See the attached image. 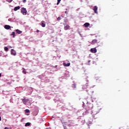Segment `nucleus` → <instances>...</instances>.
<instances>
[{"label": "nucleus", "instance_id": "nucleus-1", "mask_svg": "<svg viewBox=\"0 0 129 129\" xmlns=\"http://www.w3.org/2000/svg\"><path fill=\"white\" fill-rule=\"evenodd\" d=\"M27 12H28L27 11V9H26V8H21V13L23 14V15H24V16H26V15H27Z\"/></svg>", "mask_w": 129, "mask_h": 129}, {"label": "nucleus", "instance_id": "nucleus-2", "mask_svg": "<svg viewBox=\"0 0 129 129\" xmlns=\"http://www.w3.org/2000/svg\"><path fill=\"white\" fill-rule=\"evenodd\" d=\"M88 86H89V83H87L83 86L82 88L83 89H87V88H88Z\"/></svg>", "mask_w": 129, "mask_h": 129}, {"label": "nucleus", "instance_id": "nucleus-3", "mask_svg": "<svg viewBox=\"0 0 129 129\" xmlns=\"http://www.w3.org/2000/svg\"><path fill=\"white\" fill-rule=\"evenodd\" d=\"M90 51L92 53H96V52H97V49H96V48H91Z\"/></svg>", "mask_w": 129, "mask_h": 129}, {"label": "nucleus", "instance_id": "nucleus-4", "mask_svg": "<svg viewBox=\"0 0 129 129\" xmlns=\"http://www.w3.org/2000/svg\"><path fill=\"white\" fill-rule=\"evenodd\" d=\"M11 55H13L14 56L17 55V52H16V50H14V49H11Z\"/></svg>", "mask_w": 129, "mask_h": 129}, {"label": "nucleus", "instance_id": "nucleus-5", "mask_svg": "<svg viewBox=\"0 0 129 129\" xmlns=\"http://www.w3.org/2000/svg\"><path fill=\"white\" fill-rule=\"evenodd\" d=\"M93 10L94 11L95 14H97V10H98L97 6H94Z\"/></svg>", "mask_w": 129, "mask_h": 129}, {"label": "nucleus", "instance_id": "nucleus-6", "mask_svg": "<svg viewBox=\"0 0 129 129\" xmlns=\"http://www.w3.org/2000/svg\"><path fill=\"white\" fill-rule=\"evenodd\" d=\"M70 28V26L68 25H64V30H65L66 31H67V30H69Z\"/></svg>", "mask_w": 129, "mask_h": 129}, {"label": "nucleus", "instance_id": "nucleus-7", "mask_svg": "<svg viewBox=\"0 0 129 129\" xmlns=\"http://www.w3.org/2000/svg\"><path fill=\"white\" fill-rule=\"evenodd\" d=\"M4 28L6 30H10V29H11V26L10 25H6L5 26Z\"/></svg>", "mask_w": 129, "mask_h": 129}, {"label": "nucleus", "instance_id": "nucleus-8", "mask_svg": "<svg viewBox=\"0 0 129 129\" xmlns=\"http://www.w3.org/2000/svg\"><path fill=\"white\" fill-rule=\"evenodd\" d=\"M63 65L65 67H68L70 66V63H66L65 62H63Z\"/></svg>", "mask_w": 129, "mask_h": 129}, {"label": "nucleus", "instance_id": "nucleus-9", "mask_svg": "<svg viewBox=\"0 0 129 129\" xmlns=\"http://www.w3.org/2000/svg\"><path fill=\"white\" fill-rule=\"evenodd\" d=\"M20 9H21V7H20V6L16 7L14 8V11H15V12H17V11H18V10H20Z\"/></svg>", "mask_w": 129, "mask_h": 129}, {"label": "nucleus", "instance_id": "nucleus-10", "mask_svg": "<svg viewBox=\"0 0 129 129\" xmlns=\"http://www.w3.org/2000/svg\"><path fill=\"white\" fill-rule=\"evenodd\" d=\"M89 26H90V24H89V23H86L84 24V26L85 27V28H88Z\"/></svg>", "mask_w": 129, "mask_h": 129}, {"label": "nucleus", "instance_id": "nucleus-11", "mask_svg": "<svg viewBox=\"0 0 129 129\" xmlns=\"http://www.w3.org/2000/svg\"><path fill=\"white\" fill-rule=\"evenodd\" d=\"M96 43H97V40L96 39H94L93 40H92L91 44L92 45H94V44H96Z\"/></svg>", "mask_w": 129, "mask_h": 129}, {"label": "nucleus", "instance_id": "nucleus-12", "mask_svg": "<svg viewBox=\"0 0 129 129\" xmlns=\"http://www.w3.org/2000/svg\"><path fill=\"white\" fill-rule=\"evenodd\" d=\"M16 33H17V34H22V31L19 30V29L16 30Z\"/></svg>", "mask_w": 129, "mask_h": 129}, {"label": "nucleus", "instance_id": "nucleus-13", "mask_svg": "<svg viewBox=\"0 0 129 129\" xmlns=\"http://www.w3.org/2000/svg\"><path fill=\"white\" fill-rule=\"evenodd\" d=\"M41 27H42L43 28H45V27H46V24L44 23H42L41 24Z\"/></svg>", "mask_w": 129, "mask_h": 129}, {"label": "nucleus", "instance_id": "nucleus-14", "mask_svg": "<svg viewBox=\"0 0 129 129\" xmlns=\"http://www.w3.org/2000/svg\"><path fill=\"white\" fill-rule=\"evenodd\" d=\"M15 32H13L11 34V36H13V38H15Z\"/></svg>", "mask_w": 129, "mask_h": 129}, {"label": "nucleus", "instance_id": "nucleus-15", "mask_svg": "<svg viewBox=\"0 0 129 129\" xmlns=\"http://www.w3.org/2000/svg\"><path fill=\"white\" fill-rule=\"evenodd\" d=\"M4 50L5 51H9V48H8V47L6 46L5 48H4Z\"/></svg>", "mask_w": 129, "mask_h": 129}, {"label": "nucleus", "instance_id": "nucleus-16", "mask_svg": "<svg viewBox=\"0 0 129 129\" xmlns=\"http://www.w3.org/2000/svg\"><path fill=\"white\" fill-rule=\"evenodd\" d=\"M23 73H24V74H27V72L25 69H23Z\"/></svg>", "mask_w": 129, "mask_h": 129}, {"label": "nucleus", "instance_id": "nucleus-17", "mask_svg": "<svg viewBox=\"0 0 129 129\" xmlns=\"http://www.w3.org/2000/svg\"><path fill=\"white\" fill-rule=\"evenodd\" d=\"M30 122H27L25 124V126H29V125H30Z\"/></svg>", "mask_w": 129, "mask_h": 129}, {"label": "nucleus", "instance_id": "nucleus-18", "mask_svg": "<svg viewBox=\"0 0 129 129\" xmlns=\"http://www.w3.org/2000/svg\"><path fill=\"white\" fill-rule=\"evenodd\" d=\"M22 101H23V103L25 104V102H26V98H24V99H22Z\"/></svg>", "mask_w": 129, "mask_h": 129}, {"label": "nucleus", "instance_id": "nucleus-19", "mask_svg": "<svg viewBox=\"0 0 129 129\" xmlns=\"http://www.w3.org/2000/svg\"><path fill=\"white\" fill-rule=\"evenodd\" d=\"M25 112L26 113H28L30 112V110L29 109H26L25 110Z\"/></svg>", "mask_w": 129, "mask_h": 129}, {"label": "nucleus", "instance_id": "nucleus-20", "mask_svg": "<svg viewBox=\"0 0 129 129\" xmlns=\"http://www.w3.org/2000/svg\"><path fill=\"white\" fill-rule=\"evenodd\" d=\"M60 2H61V0H57V3L56 5L58 6V5H59V4H60Z\"/></svg>", "mask_w": 129, "mask_h": 129}, {"label": "nucleus", "instance_id": "nucleus-21", "mask_svg": "<svg viewBox=\"0 0 129 129\" xmlns=\"http://www.w3.org/2000/svg\"><path fill=\"white\" fill-rule=\"evenodd\" d=\"M7 2H8V3H12L13 2V0H6Z\"/></svg>", "mask_w": 129, "mask_h": 129}, {"label": "nucleus", "instance_id": "nucleus-22", "mask_svg": "<svg viewBox=\"0 0 129 129\" xmlns=\"http://www.w3.org/2000/svg\"><path fill=\"white\" fill-rule=\"evenodd\" d=\"M60 20H61V17H59L57 18V21H60Z\"/></svg>", "mask_w": 129, "mask_h": 129}, {"label": "nucleus", "instance_id": "nucleus-23", "mask_svg": "<svg viewBox=\"0 0 129 129\" xmlns=\"http://www.w3.org/2000/svg\"><path fill=\"white\" fill-rule=\"evenodd\" d=\"M73 86H74V88H76V84H74Z\"/></svg>", "mask_w": 129, "mask_h": 129}, {"label": "nucleus", "instance_id": "nucleus-24", "mask_svg": "<svg viewBox=\"0 0 129 129\" xmlns=\"http://www.w3.org/2000/svg\"><path fill=\"white\" fill-rule=\"evenodd\" d=\"M64 23L63 24V25H65L67 24V22L66 21V20H64Z\"/></svg>", "mask_w": 129, "mask_h": 129}, {"label": "nucleus", "instance_id": "nucleus-25", "mask_svg": "<svg viewBox=\"0 0 129 129\" xmlns=\"http://www.w3.org/2000/svg\"><path fill=\"white\" fill-rule=\"evenodd\" d=\"M26 2H27V0H23V3H26Z\"/></svg>", "mask_w": 129, "mask_h": 129}, {"label": "nucleus", "instance_id": "nucleus-26", "mask_svg": "<svg viewBox=\"0 0 129 129\" xmlns=\"http://www.w3.org/2000/svg\"><path fill=\"white\" fill-rule=\"evenodd\" d=\"M5 129H9V128L8 127H5Z\"/></svg>", "mask_w": 129, "mask_h": 129}, {"label": "nucleus", "instance_id": "nucleus-27", "mask_svg": "<svg viewBox=\"0 0 129 129\" xmlns=\"http://www.w3.org/2000/svg\"><path fill=\"white\" fill-rule=\"evenodd\" d=\"M36 32H37V33H39V31L37 30L36 31Z\"/></svg>", "mask_w": 129, "mask_h": 129}, {"label": "nucleus", "instance_id": "nucleus-28", "mask_svg": "<svg viewBox=\"0 0 129 129\" xmlns=\"http://www.w3.org/2000/svg\"><path fill=\"white\" fill-rule=\"evenodd\" d=\"M2 120V117L0 116V121Z\"/></svg>", "mask_w": 129, "mask_h": 129}, {"label": "nucleus", "instance_id": "nucleus-29", "mask_svg": "<svg viewBox=\"0 0 129 129\" xmlns=\"http://www.w3.org/2000/svg\"><path fill=\"white\" fill-rule=\"evenodd\" d=\"M0 77H2V74L0 73Z\"/></svg>", "mask_w": 129, "mask_h": 129}, {"label": "nucleus", "instance_id": "nucleus-30", "mask_svg": "<svg viewBox=\"0 0 129 129\" xmlns=\"http://www.w3.org/2000/svg\"><path fill=\"white\" fill-rule=\"evenodd\" d=\"M65 14H67V11H66V12H65Z\"/></svg>", "mask_w": 129, "mask_h": 129}, {"label": "nucleus", "instance_id": "nucleus-31", "mask_svg": "<svg viewBox=\"0 0 129 129\" xmlns=\"http://www.w3.org/2000/svg\"><path fill=\"white\" fill-rule=\"evenodd\" d=\"M69 126H71V125H70V124H69Z\"/></svg>", "mask_w": 129, "mask_h": 129}]
</instances>
